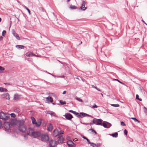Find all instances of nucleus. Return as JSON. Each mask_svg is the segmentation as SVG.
<instances>
[{
  "instance_id": "obj_1",
  "label": "nucleus",
  "mask_w": 147,
  "mask_h": 147,
  "mask_svg": "<svg viewBox=\"0 0 147 147\" xmlns=\"http://www.w3.org/2000/svg\"><path fill=\"white\" fill-rule=\"evenodd\" d=\"M30 134L31 136H33L34 138H38L41 136V133L40 131H34L32 128L29 127L28 129L27 135H28Z\"/></svg>"
},
{
  "instance_id": "obj_2",
  "label": "nucleus",
  "mask_w": 147,
  "mask_h": 147,
  "mask_svg": "<svg viewBox=\"0 0 147 147\" xmlns=\"http://www.w3.org/2000/svg\"><path fill=\"white\" fill-rule=\"evenodd\" d=\"M24 121L23 120H18L17 121V124L19 127V130L22 133H25L26 129V128L24 124Z\"/></svg>"
},
{
  "instance_id": "obj_3",
  "label": "nucleus",
  "mask_w": 147,
  "mask_h": 147,
  "mask_svg": "<svg viewBox=\"0 0 147 147\" xmlns=\"http://www.w3.org/2000/svg\"><path fill=\"white\" fill-rule=\"evenodd\" d=\"M9 117V114L5 113L3 112H0V119L5 121L8 120Z\"/></svg>"
},
{
  "instance_id": "obj_4",
  "label": "nucleus",
  "mask_w": 147,
  "mask_h": 147,
  "mask_svg": "<svg viewBox=\"0 0 147 147\" xmlns=\"http://www.w3.org/2000/svg\"><path fill=\"white\" fill-rule=\"evenodd\" d=\"M40 136V137L41 140L42 141L45 142L49 140V137L47 134H41Z\"/></svg>"
},
{
  "instance_id": "obj_5",
  "label": "nucleus",
  "mask_w": 147,
  "mask_h": 147,
  "mask_svg": "<svg viewBox=\"0 0 147 147\" xmlns=\"http://www.w3.org/2000/svg\"><path fill=\"white\" fill-rule=\"evenodd\" d=\"M112 125V124L107 121H104L102 123V126L105 128H109Z\"/></svg>"
},
{
  "instance_id": "obj_6",
  "label": "nucleus",
  "mask_w": 147,
  "mask_h": 147,
  "mask_svg": "<svg viewBox=\"0 0 147 147\" xmlns=\"http://www.w3.org/2000/svg\"><path fill=\"white\" fill-rule=\"evenodd\" d=\"M67 120H71V118L73 117L72 115L69 113H66L63 115Z\"/></svg>"
},
{
  "instance_id": "obj_7",
  "label": "nucleus",
  "mask_w": 147,
  "mask_h": 147,
  "mask_svg": "<svg viewBox=\"0 0 147 147\" xmlns=\"http://www.w3.org/2000/svg\"><path fill=\"white\" fill-rule=\"evenodd\" d=\"M102 121L103 120L101 119H96L95 124L97 125H102Z\"/></svg>"
},
{
  "instance_id": "obj_8",
  "label": "nucleus",
  "mask_w": 147,
  "mask_h": 147,
  "mask_svg": "<svg viewBox=\"0 0 147 147\" xmlns=\"http://www.w3.org/2000/svg\"><path fill=\"white\" fill-rule=\"evenodd\" d=\"M2 97L6 99L9 100L10 99L9 95L8 93H5L3 94Z\"/></svg>"
},
{
  "instance_id": "obj_9",
  "label": "nucleus",
  "mask_w": 147,
  "mask_h": 147,
  "mask_svg": "<svg viewBox=\"0 0 147 147\" xmlns=\"http://www.w3.org/2000/svg\"><path fill=\"white\" fill-rule=\"evenodd\" d=\"M85 4H86L85 2L84 1H82V6L81 7V9L82 10H85L87 8L86 7H85Z\"/></svg>"
},
{
  "instance_id": "obj_10",
  "label": "nucleus",
  "mask_w": 147,
  "mask_h": 147,
  "mask_svg": "<svg viewBox=\"0 0 147 147\" xmlns=\"http://www.w3.org/2000/svg\"><path fill=\"white\" fill-rule=\"evenodd\" d=\"M53 126L52 124L51 123L49 124L48 125L47 130L49 131H51L53 129Z\"/></svg>"
},
{
  "instance_id": "obj_11",
  "label": "nucleus",
  "mask_w": 147,
  "mask_h": 147,
  "mask_svg": "<svg viewBox=\"0 0 147 147\" xmlns=\"http://www.w3.org/2000/svg\"><path fill=\"white\" fill-rule=\"evenodd\" d=\"M4 126L5 128L7 129H10V126L9 123H4Z\"/></svg>"
},
{
  "instance_id": "obj_12",
  "label": "nucleus",
  "mask_w": 147,
  "mask_h": 147,
  "mask_svg": "<svg viewBox=\"0 0 147 147\" xmlns=\"http://www.w3.org/2000/svg\"><path fill=\"white\" fill-rule=\"evenodd\" d=\"M20 95L18 94H15L14 95V99L16 100H18L20 98Z\"/></svg>"
},
{
  "instance_id": "obj_13",
  "label": "nucleus",
  "mask_w": 147,
  "mask_h": 147,
  "mask_svg": "<svg viewBox=\"0 0 147 147\" xmlns=\"http://www.w3.org/2000/svg\"><path fill=\"white\" fill-rule=\"evenodd\" d=\"M46 113L47 114H50L51 116H56L55 113L54 112L51 111H47Z\"/></svg>"
},
{
  "instance_id": "obj_14",
  "label": "nucleus",
  "mask_w": 147,
  "mask_h": 147,
  "mask_svg": "<svg viewBox=\"0 0 147 147\" xmlns=\"http://www.w3.org/2000/svg\"><path fill=\"white\" fill-rule=\"evenodd\" d=\"M26 55L27 56L31 57V56H36V55L34 54L33 53L30 52L29 53H26Z\"/></svg>"
},
{
  "instance_id": "obj_15",
  "label": "nucleus",
  "mask_w": 147,
  "mask_h": 147,
  "mask_svg": "<svg viewBox=\"0 0 147 147\" xmlns=\"http://www.w3.org/2000/svg\"><path fill=\"white\" fill-rule=\"evenodd\" d=\"M58 140V142L61 143H63L64 141V139L63 137L62 136H59Z\"/></svg>"
},
{
  "instance_id": "obj_16",
  "label": "nucleus",
  "mask_w": 147,
  "mask_h": 147,
  "mask_svg": "<svg viewBox=\"0 0 147 147\" xmlns=\"http://www.w3.org/2000/svg\"><path fill=\"white\" fill-rule=\"evenodd\" d=\"M109 135L112 136L113 137L117 138L118 136V134L117 132H115L113 134H109Z\"/></svg>"
},
{
  "instance_id": "obj_17",
  "label": "nucleus",
  "mask_w": 147,
  "mask_h": 147,
  "mask_svg": "<svg viewBox=\"0 0 147 147\" xmlns=\"http://www.w3.org/2000/svg\"><path fill=\"white\" fill-rule=\"evenodd\" d=\"M41 121H38L37 122H36L35 124V125L36 127H38L41 125Z\"/></svg>"
},
{
  "instance_id": "obj_18",
  "label": "nucleus",
  "mask_w": 147,
  "mask_h": 147,
  "mask_svg": "<svg viewBox=\"0 0 147 147\" xmlns=\"http://www.w3.org/2000/svg\"><path fill=\"white\" fill-rule=\"evenodd\" d=\"M7 91L6 88H4L1 87H0V92H7Z\"/></svg>"
},
{
  "instance_id": "obj_19",
  "label": "nucleus",
  "mask_w": 147,
  "mask_h": 147,
  "mask_svg": "<svg viewBox=\"0 0 147 147\" xmlns=\"http://www.w3.org/2000/svg\"><path fill=\"white\" fill-rule=\"evenodd\" d=\"M16 47L18 49H24V47L22 45H17L16 46Z\"/></svg>"
},
{
  "instance_id": "obj_20",
  "label": "nucleus",
  "mask_w": 147,
  "mask_h": 147,
  "mask_svg": "<svg viewBox=\"0 0 147 147\" xmlns=\"http://www.w3.org/2000/svg\"><path fill=\"white\" fill-rule=\"evenodd\" d=\"M46 99L47 100L49 101L50 102H52L53 101L52 98L50 96H49L47 97Z\"/></svg>"
},
{
  "instance_id": "obj_21",
  "label": "nucleus",
  "mask_w": 147,
  "mask_h": 147,
  "mask_svg": "<svg viewBox=\"0 0 147 147\" xmlns=\"http://www.w3.org/2000/svg\"><path fill=\"white\" fill-rule=\"evenodd\" d=\"M13 36H15L16 38L18 40H20V38L18 34H16V33H13Z\"/></svg>"
},
{
  "instance_id": "obj_22",
  "label": "nucleus",
  "mask_w": 147,
  "mask_h": 147,
  "mask_svg": "<svg viewBox=\"0 0 147 147\" xmlns=\"http://www.w3.org/2000/svg\"><path fill=\"white\" fill-rule=\"evenodd\" d=\"M72 144H73V142L71 140H68L67 142V144L69 146H71Z\"/></svg>"
},
{
  "instance_id": "obj_23",
  "label": "nucleus",
  "mask_w": 147,
  "mask_h": 147,
  "mask_svg": "<svg viewBox=\"0 0 147 147\" xmlns=\"http://www.w3.org/2000/svg\"><path fill=\"white\" fill-rule=\"evenodd\" d=\"M22 6L24 7V8L25 9H26L27 11H28V12L29 13V14H30V10L25 5H22Z\"/></svg>"
},
{
  "instance_id": "obj_24",
  "label": "nucleus",
  "mask_w": 147,
  "mask_h": 147,
  "mask_svg": "<svg viewBox=\"0 0 147 147\" xmlns=\"http://www.w3.org/2000/svg\"><path fill=\"white\" fill-rule=\"evenodd\" d=\"M89 130H91V132H92V133H94L95 134H97V133L96 132V131L94 129L92 128H91L90 129H89Z\"/></svg>"
},
{
  "instance_id": "obj_25",
  "label": "nucleus",
  "mask_w": 147,
  "mask_h": 147,
  "mask_svg": "<svg viewBox=\"0 0 147 147\" xmlns=\"http://www.w3.org/2000/svg\"><path fill=\"white\" fill-rule=\"evenodd\" d=\"M77 8V7L75 5H71L70 6V8L71 9H75Z\"/></svg>"
},
{
  "instance_id": "obj_26",
  "label": "nucleus",
  "mask_w": 147,
  "mask_h": 147,
  "mask_svg": "<svg viewBox=\"0 0 147 147\" xmlns=\"http://www.w3.org/2000/svg\"><path fill=\"white\" fill-rule=\"evenodd\" d=\"M96 119H93L92 120V121L90 123V124L91 125H93L94 124H95L96 123Z\"/></svg>"
},
{
  "instance_id": "obj_27",
  "label": "nucleus",
  "mask_w": 147,
  "mask_h": 147,
  "mask_svg": "<svg viewBox=\"0 0 147 147\" xmlns=\"http://www.w3.org/2000/svg\"><path fill=\"white\" fill-rule=\"evenodd\" d=\"M131 118L134 120L135 122H137L138 123H139L140 122V121H139L135 117H131Z\"/></svg>"
},
{
  "instance_id": "obj_28",
  "label": "nucleus",
  "mask_w": 147,
  "mask_h": 147,
  "mask_svg": "<svg viewBox=\"0 0 147 147\" xmlns=\"http://www.w3.org/2000/svg\"><path fill=\"white\" fill-rule=\"evenodd\" d=\"M85 113H80V117L81 118L83 117H85Z\"/></svg>"
},
{
  "instance_id": "obj_29",
  "label": "nucleus",
  "mask_w": 147,
  "mask_h": 147,
  "mask_svg": "<svg viewBox=\"0 0 147 147\" xmlns=\"http://www.w3.org/2000/svg\"><path fill=\"white\" fill-rule=\"evenodd\" d=\"M57 131V132H58L57 134H63L64 133L63 131L62 130H60L59 131L58 130Z\"/></svg>"
},
{
  "instance_id": "obj_30",
  "label": "nucleus",
  "mask_w": 147,
  "mask_h": 147,
  "mask_svg": "<svg viewBox=\"0 0 147 147\" xmlns=\"http://www.w3.org/2000/svg\"><path fill=\"white\" fill-rule=\"evenodd\" d=\"M20 111V109L19 108H17L14 110V112L17 113H19Z\"/></svg>"
},
{
  "instance_id": "obj_31",
  "label": "nucleus",
  "mask_w": 147,
  "mask_h": 147,
  "mask_svg": "<svg viewBox=\"0 0 147 147\" xmlns=\"http://www.w3.org/2000/svg\"><path fill=\"white\" fill-rule=\"evenodd\" d=\"M91 146L92 147H98V146L96 144L93 143L91 144Z\"/></svg>"
},
{
  "instance_id": "obj_32",
  "label": "nucleus",
  "mask_w": 147,
  "mask_h": 147,
  "mask_svg": "<svg viewBox=\"0 0 147 147\" xmlns=\"http://www.w3.org/2000/svg\"><path fill=\"white\" fill-rule=\"evenodd\" d=\"M92 87L93 88H95L97 90L99 91H100L101 90H100L98 88H97L95 86H94V85H92Z\"/></svg>"
},
{
  "instance_id": "obj_33",
  "label": "nucleus",
  "mask_w": 147,
  "mask_h": 147,
  "mask_svg": "<svg viewBox=\"0 0 147 147\" xmlns=\"http://www.w3.org/2000/svg\"><path fill=\"white\" fill-rule=\"evenodd\" d=\"M139 96L138 94H136V98L138 100L140 101H142V99L141 98H139Z\"/></svg>"
},
{
  "instance_id": "obj_34",
  "label": "nucleus",
  "mask_w": 147,
  "mask_h": 147,
  "mask_svg": "<svg viewBox=\"0 0 147 147\" xmlns=\"http://www.w3.org/2000/svg\"><path fill=\"white\" fill-rule=\"evenodd\" d=\"M59 102L61 105H62L65 104L66 103V102L65 101H63L61 100H60Z\"/></svg>"
},
{
  "instance_id": "obj_35",
  "label": "nucleus",
  "mask_w": 147,
  "mask_h": 147,
  "mask_svg": "<svg viewBox=\"0 0 147 147\" xmlns=\"http://www.w3.org/2000/svg\"><path fill=\"white\" fill-rule=\"evenodd\" d=\"M111 105L113 107H119V105L118 104H112Z\"/></svg>"
},
{
  "instance_id": "obj_36",
  "label": "nucleus",
  "mask_w": 147,
  "mask_h": 147,
  "mask_svg": "<svg viewBox=\"0 0 147 147\" xmlns=\"http://www.w3.org/2000/svg\"><path fill=\"white\" fill-rule=\"evenodd\" d=\"M114 80H115V81H117L118 82H119L120 83H121V84L123 85H125V84H124V83H123V82H121V81H120L119 80H118L117 79H113Z\"/></svg>"
},
{
  "instance_id": "obj_37",
  "label": "nucleus",
  "mask_w": 147,
  "mask_h": 147,
  "mask_svg": "<svg viewBox=\"0 0 147 147\" xmlns=\"http://www.w3.org/2000/svg\"><path fill=\"white\" fill-rule=\"evenodd\" d=\"M10 115L12 117L15 118L16 116L15 114L13 113H11Z\"/></svg>"
},
{
  "instance_id": "obj_38",
  "label": "nucleus",
  "mask_w": 147,
  "mask_h": 147,
  "mask_svg": "<svg viewBox=\"0 0 147 147\" xmlns=\"http://www.w3.org/2000/svg\"><path fill=\"white\" fill-rule=\"evenodd\" d=\"M144 108L145 109L144 112L147 115V108L145 107H144Z\"/></svg>"
},
{
  "instance_id": "obj_39",
  "label": "nucleus",
  "mask_w": 147,
  "mask_h": 147,
  "mask_svg": "<svg viewBox=\"0 0 147 147\" xmlns=\"http://www.w3.org/2000/svg\"><path fill=\"white\" fill-rule=\"evenodd\" d=\"M84 115H85V117L88 116V117H90L92 118H93V117L92 116L90 115H89L86 113H85Z\"/></svg>"
},
{
  "instance_id": "obj_40",
  "label": "nucleus",
  "mask_w": 147,
  "mask_h": 147,
  "mask_svg": "<svg viewBox=\"0 0 147 147\" xmlns=\"http://www.w3.org/2000/svg\"><path fill=\"white\" fill-rule=\"evenodd\" d=\"M76 99L80 102H82V100L80 98L77 97L76 98Z\"/></svg>"
},
{
  "instance_id": "obj_41",
  "label": "nucleus",
  "mask_w": 147,
  "mask_h": 147,
  "mask_svg": "<svg viewBox=\"0 0 147 147\" xmlns=\"http://www.w3.org/2000/svg\"><path fill=\"white\" fill-rule=\"evenodd\" d=\"M121 125L122 126H125V124L123 121H121Z\"/></svg>"
},
{
  "instance_id": "obj_42",
  "label": "nucleus",
  "mask_w": 147,
  "mask_h": 147,
  "mask_svg": "<svg viewBox=\"0 0 147 147\" xmlns=\"http://www.w3.org/2000/svg\"><path fill=\"white\" fill-rule=\"evenodd\" d=\"M124 133L125 135H127V131L126 129H125L124 130Z\"/></svg>"
},
{
  "instance_id": "obj_43",
  "label": "nucleus",
  "mask_w": 147,
  "mask_h": 147,
  "mask_svg": "<svg viewBox=\"0 0 147 147\" xmlns=\"http://www.w3.org/2000/svg\"><path fill=\"white\" fill-rule=\"evenodd\" d=\"M76 146V145L73 143V144H72L71 146H69V147H75Z\"/></svg>"
},
{
  "instance_id": "obj_44",
  "label": "nucleus",
  "mask_w": 147,
  "mask_h": 147,
  "mask_svg": "<svg viewBox=\"0 0 147 147\" xmlns=\"http://www.w3.org/2000/svg\"><path fill=\"white\" fill-rule=\"evenodd\" d=\"M98 107V106L96 105L95 104H94V105L92 106V108H97Z\"/></svg>"
},
{
  "instance_id": "obj_45",
  "label": "nucleus",
  "mask_w": 147,
  "mask_h": 147,
  "mask_svg": "<svg viewBox=\"0 0 147 147\" xmlns=\"http://www.w3.org/2000/svg\"><path fill=\"white\" fill-rule=\"evenodd\" d=\"M4 69L3 67L0 66V71H3L4 70Z\"/></svg>"
},
{
  "instance_id": "obj_46",
  "label": "nucleus",
  "mask_w": 147,
  "mask_h": 147,
  "mask_svg": "<svg viewBox=\"0 0 147 147\" xmlns=\"http://www.w3.org/2000/svg\"><path fill=\"white\" fill-rule=\"evenodd\" d=\"M6 32V31L5 30H3L2 32V35L3 36H4V34Z\"/></svg>"
},
{
  "instance_id": "obj_47",
  "label": "nucleus",
  "mask_w": 147,
  "mask_h": 147,
  "mask_svg": "<svg viewBox=\"0 0 147 147\" xmlns=\"http://www.w3.org/2000/svg\"><path fill=\"white\" fill-rule=\"evenodd\" d=\"M76 115L78 117H80V114L78 112L77 113Z\"/></svg>"
},
{
  "instance_id": "obj_48",
  "label": "nucleus",
  "mask_w": 147,
  "mask_h": 147,
  "mask_svg": "<svg viewBox=\"0 0 147 147\" xmlns=\"http://www.w3.org/2000/svg\"><path fill=\"white\" fill-rule=\"evenodd\" d=\"M82 138L84 139H85L87 141H88V139L87 138H86V137H85L84 136H83V137H82Z\"/></svg>"
},
{
  "instance_id": "obj_49",
  "label": "nucleus",
  "mask_w": 147,
  "mask_h": 147,
  "mask_svg": "<svg viewBox=\"0 0 147 147\" xmlns=\"http://www.w3.org/2000/svg\"><path fill=\"white\" fill-rule=\"evenodd\" d=\"M31 119L32 120V121H35V118L33 117H31Z\"/></svg>"
},
{
  "instance_id": "obj_50",
  "label": "nucleus",
  "mask_w": 147,
  "mask_h": 147,
  "mask_svg": "<svg viewBox=\"0 0 147 147\" xmlns=\"http://www.w3.org/2000/svg\"><path fill=\"white\" fill-rule=\"evenodd\" d=\"M57 78H63L64 77V76H57Z\"/></svg>"
},
{
  "instance_id": "obj_51",
  "label": "nucleus",
  "mask_w": 147,
  "mask_h": 147,
  "mask_svg": "<svg viewBox=\"0 0 147 147\" xmlns=\"http://www.w3.org/2000/svg\"><path fill=\"white\" fill-rule=\"evenodd\" d=\"M101 145V143H98L97 144V145L98 146V147H100Z\"/></svg>"
},
{
  "instance_id": "obj_52",
  "label": "nucleus",
  "mask_w": 147,
  "mask_h": 147,
  "mask_svg": "<svg viewBox=\"0 0 147 147\" xmlns=\"http://www.w3.org/2000/svg\"><path fill=\"white\" fill-rule=\"evenodd\" d=\"M36 122V120L35 121H32V123L33 124H35Z\"/></svg>"
},
{
  "instance_id": "obj_53",
  "label": "nucleus",
  "mask_w": 147,
  "mask_h": 147,
  "mask_svg": "<svg viewBox=\"0 0 147 147\" xmlns=\"http://www.w3.org/2000/svg\"><path fill=\"white\" fill-rule=\"evenodd\" d=\"M3 38V37L2 36H0V41L2 40Z\"/></svg>"
},
{
  "instance_id": "obj_54",
  "label": "nucleus",
  "mask_w": 147,
  "mask_h": 147,
  "mask_svg": "<svg viewBox=\"0 0 147 147\" xmlns=\"http://www.w3.org/2000/svg\"><path fill=\"white\" fill-rule=\"evenodd\" d=\"M40 10H41V11H43V12H44V9H43V8L42 7H40Z\"/></svg>"
},
{
  "instance_id": "obj_55",
  "label": "nucleus",
  "mask_w": 147,
  "mask_h": 147,
  "mask_svg": "<svg viewBox=\"0 0 147 147\" xmlns=\"http://www.w3.org/2000/svg\"><path fill=\"white\" fill-rule=\"evenodd\" d=\"M2 122H1V121H0V127H2Z\"/></svg>"
},
{
  "instance_id": "obj_56",
  "label": "nucleus",
  "mask_w": 147,
  "mask_h": 147,
  "mask_svg": "<svg viewBox=\"0 0 147 147\" xmlns=\"http://www.w3.org/2000/svg\"><path fill=\"white\" fill-rule=\"evenodd\" d=\"M74 111H73L72 110H70L69 111V112H71V113H73Z\"/></svg>"
},
{
  "instance_id": "obj_57",
  "label": "nucleus",
  "mask_w": 147,
  "mask_h": 147,
  "mask_svg": "<svg viewBox=\"0 0 147 147\" xmlns=\"http://www.w3.org/2000/svg\"><path fill=\"white\" fill-rule=\"evenodd\" d=\"M78 140V139L77 138H75L73 139V141H76Z\"/></svg>"
},
{
  "instance_id": "obj_58",
  "label": "nucleus",
  "mask_w": 147,
  "mask_h": 147,
  "mask_svg": "<svg viewBox=\"0 0 147 147\" xmlns=\"http://www.w3.org/2000/svg\"><path fill=\"white\" fill-rule=\"evenodd\" d=\"M77 112H76V111H74L73 113L75 114V115H76V114L77 113Z\"/></svg>"
},
{
  "instance_id": "obj_59",
  "label": "nucleus",
  "mask_w": 147,
  "mask_h": 147,
  "mask_svg": "<svg viewBox=\"0 0 147 147\" xmlns=\"http://www.w3.org/2000/svg\"><path fill=\"white\" fill-rule=\"evenodd\" d=\"M77 112H76V111H74L73 113L75 114V115H76V114L77 113Z\"/></svg>"
},
{
  "instance_id": "obj_60",
  "label": "nucleus",
  "mask_w": 147,
  "mask_h": 147,
  "mask_svg": "<svg viewBox=\"0 0 147 147\" xmlns=\"http://www.w3.org/2000/svg\"><path fill=\"white\" fill-rule=\"evenodd\" d=\"M82 123L86 125H88L90 124V123Z\"/></svg>"
},
{
  "instance_id": "obj_61",
  "label": "nucleus",
  "mask_w": 147,
  "mask_h": 147,
  "mask_svg": "<svg viewBox=\"0 0 147 147\" xmlns=\"http://www.w3.org/2000/svg\"><path fill=\"white\" fill-rule=\"evenodd\" d=\"M88 143V144H91L92 143V142H90L89 141V140H88V141H87Z\"/></svg>"
},
{
  "instance_id": "obj_62",
  "label": "nucleus",
  "mask_w": 147,
  "mask_h": 147,
  "mask_svg": "<svg viewBox=\"0 0 147 147\" xmlns=\"http://www.w3.org/2000/svg\"><path fill=\"white\" fill-rule=\"evenodd\" d=\"M88 143V144H91L92 143V142H90L89 141V140H88V141H87Z\"/></svg>"
},
{
  "instance_id": "obj_63",
  "label": "nucleus",
  "mask_w": 147,
  "mask_h": 147,
  "mask_svg": "<svg viewBox=\"0 0 147 147\" xmlns=\"http://www.w3.org/2000/svg\"><path fill=\"white\" fill-rule=\"evenodd\" d=\"M65 93H66V91H64L63 92L62 94H65Z\"/></svg>"
},
{
  "instance_id": "obj_64",
  "label": "nucleus",
  "mask_w": 147,
  "mask_h": 147,
  "mask_svg": "<svg viewBox=\"0 0 147 147\" xmlns=\"http://www.w3.org/2000/svg\"><path fill=\"white\" fill-rule=\"evenodd\" d=\"M142 21L147 26V24L143 20H142Z\"/></svg>"
}]
</instances>
